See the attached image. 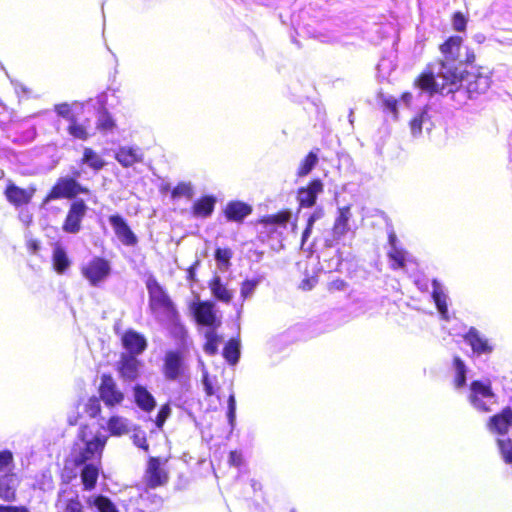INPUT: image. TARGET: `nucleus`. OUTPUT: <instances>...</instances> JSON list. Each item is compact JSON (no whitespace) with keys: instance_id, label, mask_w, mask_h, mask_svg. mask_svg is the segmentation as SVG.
I'll return each mask as SVG.
<instances>
[{"instance_id":"nucleus-1","label":"nucleus","mask_w":512,"mask_h":512,"mask_svg":"<svg viewBox=\"0 0 512 512\" xmlns=\"http://www.w3.org/2000/svg\"><path fill=\"white\" fill-rule=\"evenodd\" d=\"M146 288L151 312L161 320L172 324L182 337L186 336L179 312L164 287L151 275L146 280Z\"/></svg>"},{"instance_id":"nucleus-2","label":"nucleus","mask_w":512,"mask_h":512,"mask_svg":"<svg viewBox=\"0 0 512 512\" xmlns=\"http://www.w3.org/2000/svg\"><path fill=\"white\" fill-rule=\"evenodd\" d=\"M88 425H83L78 431V439L83 443L82 447L72 449V462L75 467L90 462H102V456L107 444L108 437L101 434L94 435L91 439L87 438Z\"/></svg>"},{"instance_id":"nucleus-3","label":"nucleus","mask_w":512,"mask_h":512,"mask_svg":"<svg viewBox=\"0 0 512 512\" xmlns=\"http://www.w3.org/2000/svg\"><path fill=\"white\" fill-rule=\"evenodd\" d=\"M185 348L168 349L162 357L161 374L167 382H183L189 379V365Z\"/></svg>"},{"instance_id":"nucleus-4","label":"nucleus","mask_w":512,"mask_h":512,"mask_svg":"<svg viewBox=\"0 0 512 512\" xmlns=\"http://www.w3.org/2000/svg\"><path fill=\"white\" fill-rule=\"evenodd\" d=\"M81 176L80 170H73L71 176L60 177L56 180L54 185L47 192L42 199L41 207H45L50 201L56 199H74L80 194L87 195L90 193L88 187L83 186L78 182Z\"/></svg>"},{"instance_id":"nucleus-5","label":"nucleus","mask_w":512,"mask_h":512,"mask_svg":"<svg viewBox=\"0 0 512 512\" xmlns=\"http://www.w3.org/2000/svg\"><path fill=\"white\" fill-rule=\"evenodd\" d=\"M168 457L149 456L143 474L146 489H157L169 483L170 473L166 468Z\"/></svg>"},{"instance_id":"nucleus-6","label":"nucleus","mask_w":512,"mask_h":512,"mask_svg":"<svg viewBox=\"0 0 512 512\" xmlns=\"http://www.w3.org/2000/svg\"><path fill=\"white\" fill-rule=\"evenodd\" d=\"M492 83L490 73L487 69L479 66L470 71H465L463 87L470 99L486 93Z\"/></svg>"},{"instance_id":"nucleus-7","label":"nucleus","mask_w":512,"mask_h":512,"mask_svg":"<svg viewBox=\"0 0 512 512\" xmlns=\"http://www.w3.org/2000/svg\"><path fill=\"white\" fill-rule=\"evenodd\" d=\"M80 272L91 286L96 287L111 274V263L104 257L95 256L81 266Z\"/></svg>"},{"instance_id":"nucleus-8","label":"nucleus","mask_w":512,"mask_h":512,"mask_svg":"<svg viewBox=\"0 0 512 512\" xmlns=\"http://www.w3.org/2000/svg\"><path fill=\"white\" fill-rule=\"evenodd\" d=\"M98 394V397L109 409L122 405L125 399L124 392L118 387L117 382L110 373L101 375Z\"/></svg>"},{"instance_id":"nucleus-9","label":"nucleus","mask_w":512,"mask_h":512,"mask_svg":"<svg viewBox=\"0 0 512 512\" xmlns=\"http://www.w3.org/2000/svg\"><path fill=\"white\" fill-rule=\"evenodd\" d=\"M441 71L438 77L441 79L440 95L454 94L463 87L465 71L460 70L457 66L447 65L444 60L440 61Z\"/></svg>"},{"instance_id":"nucleus-10","label":"nucleus","mask_w":512,"mask_h":512,"mask_svg":"<svg viewBox=\"0 0 512 512\" xmlns=\"http://www.w3.org/2000/svg\"><path fill=\"white\" fill-rule=\"evenodd\" d=\"M192 312L196 323L208 329H218L221 324V316L218 315L215 303L209 300L199 301L193 304Z\"/></svg>"},{"instance_id":"nucleus-11","label":"nucleus","mask_w":512,"mask_h":512,"mask_svg":"<svg viewBox=\"0 0 512 512\" xmlns=\"http://www.w3.org/2000/svg\"><path fill=\"white\" fill-rule=\"evenodd\" d=\"M87 209L88 207L83 199H77L71 202L62 223V230L69 234H77L80 232Z\"/></svg>"},{"instance_id":"nucleus-12","label":"nucleus","mask_w":512,"mask_h":512,"mask_svg":"<svg viewBox=\"0 0 512 512\" xmlns=\"http://www.w3.org/2000/svg\"><path fill=\"white\" fill-rule=\"evenodd\" d=\"M484 399H495L491 384L483 383L479 380L472 381L470 384L469 402L476 410L489 413L492 411V408L484 402Z\"/></svg>"},{"instance_id":"nucleus-13","label":"nucleus","mask_w":512,"mask_h":512,"mask_svg":"<svg viewBox=\"0 0 512 512\" xmlns=\"http://www.w3.org/2000/svg\"><path fill=\"white\" fill-rule=\"evenodd\" d=\"M37 189L35 186L31 185L27 188H21L17 186L14 182L8 181L3 194L13 207L20 208L23 206H27L32 202V199L36 193Z\"/></svg>"},{"instance_id":"nucleus-14","label":"nucleus","mask_w":512,"mask_h":512,"mask_svg":"<svg viewBox=\"0 0 512 512\" xmlns=\"http://www.w3.org/2000/svg\"><path fill=\"white\" fill-rule=\"evenodd\" d=\"M324 191V184L321 179L310 180L305 186L297 189L296 199L299 209L311 208L317 202V197Z\"/></svg>"},{"instance_id":"nucleus-15","label":"nucleus","mask_w":512,"mask_h":512,"mask_svg":"<svg viewBox=\"0 0 512 512\" xmlns=\"http://www.w3.org/2000/svg\"><path fill=\"white\" fill-rule=\"evenodd\" d=\"M120 340L122 347L125 349V352L122 354L139 356L148 347L146 337L142 333L131 328L125 330L121 334Z\"/></svg>"},{"instance_id":"nucleus-16","label":"nucleus","mask_w":512,"mask_h":512,"mask_svg":"<svg viewBox=\"0 0 512 512\" xmlns=\"http://www.w3.org/2000/svg\"><path fill=\"white\" fill-rule=\"evenodd\" d=\"M141 361L137 356L121 354L116 363V371L124 382H133L140 377Z\"/></svg>"},{"instance_id":"nucleus-17","label":"nucleus","mask_w":512,"mask_h":512,"mask_svg":"<svg viewBox=\"0 0 512 512\" xmlns=\"http://www.w3.org/2000/svg\"><path fill=\"white\" fill-rule=\"evenodd\" d=\"M108 221L112 226L115 235L123 245L132 247L138 243L136 234L132 231L127 221L121 215H110Z\"/></svg>"},{"instance_id":"nucleus-18","label":"nucleus","mask_w":512,"mask_h":512,"mask_svg":"<svg viewBox=\"0 0 512 512\" xmlns=\"http://www.w3.org/2000/svg\"><path fill=\"white\" fill-rule=\"evenodd\" d=\"M20 480L11 469L0 473V499L4 502H15L17 500V489Z\"/></svg>"},{"instance_id":"nucleus-19","label":"nucleus","mask_w":512,"mask_h":512,"mask_svg":"<svg viewBox=\"0 0 512 512\" xmlns=\"http://www.w3.org/2000/svg\"><path fill=\"white\" fill-rule=\"evenodd\" d=\"M486 427L492 433L507 434L512 427V408L506 406L500 412L489 417Z\"/></svg>"},{"instance_id":"nucleus-20","label":"nucleus","mask_w":512,"mask_h":512,"mask_svg":"<svg viewBox=\"0 0 512 512\" xmlns=\"http://www.w3.org/2000/svg\"><path fill=\"white\" fill-rule=\"evenodd\" d=\"M253 207L240 200L229 201L223 209V214L227 221L242 223L246 217L251 215Z\"/></svg>"},{"instance_id":"nucleus-21","label":"nucleus","mask_w":512,"mask_h":512,"mask_svg":"<svg viewBox=\"0 0 512 512\" xmlns=\"http://www.w3.org/2000/svg\"><path fill=\"white\" fill-rule=\"evenodd\" d=\"M414 87L420 89L423 92L433 96L440 94V85L436 80L435 74L428 65L415 79L413 82Z\"/></svg>"},{"instance_id":"nucleus-22","label":"nucleus","mask_w":512,"mask_h":512,"mask_svg":"<svg viewBox=\"0 0 512 512\" xmlns=\"http://www.w3.org/2000/svg\"><path fill=\"white\" fill-rule=\"evenodd\" d=\"M81 466L80 478L83 490L92 491L96 488L98 478L102 472V462H90Z\"/></svg>"},{"instance_id":"nucleus-23","label":"nucleus","mask_w":512,"mask_h":512,"mask_svg":"<svg viewBox=\"0 0 512 512\" xmlns=\"http://www.w3.org/2000/svg\"><path fill=\"white\" fill-rule=\"evenodd\" d=\"M66 131L73 139L83 142L89 140L93 135L91 133L90 120L85 118L80 121L76 116L71 117L70 121L68 122Z\"/></svg>"},{"instance_id":"nucleus-24","label":"nucleus","mask_w":512,"mask_h":512,"mask_svg":"<svg viewBox=\"0 0 512 512\" xmlns=\"http://www.w3.org/2000/svg\"><path fill=\"white\" fill-rule=\"evenodd\" d=\"M216 197L213 195H204L195 200L190 207V213L195 218H208L215 209Z\"/></svg>"},{"instance_id":"nucleus-25","label":"nucleus","mask_w":512,"mask_h":512,"mask_svg":"<svg viewBox=\"0 0 512 512\" xmlns=\"http://www.w3.org/2000/svg\"><path fill=\"white\" fill-rule=\"evenodd\" d=\"M464 340L470 345L472 351L477 354H490L493 347L488 340L483 338L476 328L471 327L463 336Z\"/></svg>"},{"instance_id":"nucleus-26","label":"nucleus","mask_w":512,"mask_h":512,"mask_svg":"<svg viewBox=\"0 0 512 512\" xmlns=\"http://www.w3.org/2000/svg\"><path fill=\"white\" fill-rule=\"evenodd\" d=\"M116 161L124 168L132 167L133 165L142 162L143 156L140 151L130 146H123L115 152Z\"/></svg>"},{"instance_id":"nucleus-27","label":"nucleus","mask_w":512,"mask_h":512,"mask_svg":"<svg viewBox=\"0 0 512 512\" xmlns=\"http://www.w3.org/2000/svg\"><path fill=\"white\" fill-rule=\"evenodd\" d=\"M81 166H87L93 172L97 173L106 166V161L92 147H84L82 156L79 160Z\"/></svg>"},{"instance_id":"nucleus-28","label":"nucleus","mask_w":512,"mask_h":512,"mask_svg":"<svg viewBox=\"0 0 512 512\" xmlns=\"http://www.w3.org/2000/svg\"><path fill=\"white\" fill-rule=\"evenodd\" d=\"M133 393L135 403L142 411L150 413L155 409L156 400L145 386L135 385Z\"/></svg>"},{"instance_id":"nucleus-29","label":"nucleus","mask_w":512,"mask_h":512,"mask_svg":"<svg viewBox=\"0 0 512 512\" xmlns=\"http://www.w3.org/2000/svg\"><path fill=\"white\" fill-rule=\"evenodd\" d=\"M208 286L211 294L215 297V299L226 304L231 302L233 298V292L227 287L225 283L222 282L220 276H214L209 281Z\"/></svg>"},{"instance_id":"nucleus-30","label":"nucleus","mask_w":512,"mask_h":512,"mask_svg":"<svg viewBox=\"0 0 512 512\" xmlns=\"http://www.w3.org/2000/svg\"><path fill=\"white\" fill-rule=\"evenodd\" d=\"M462 42L463 38L461 36H450L440 44L439 50L446 59L455 61L458 58Z\"/></svg>"},{"instance_id":"nucleus-31","label":"nucleus","mask_w":512,"mask_h":512,"mask_svg":"<svg viewBox=\"0 0 512 512\" xmlns=\"http://www.w3.org/2000/svg\"><path fill=\"white\" fill-rule=\"evenodd\" d=\"M292 213L289 209H282L275 214L264 215L260 217L257 222L264 226L276 225L280 227H286L290 221Z\"/></svg>"},{"instance_id":"nucleus-32","label":"nucleus","mask_w":512,"mask_h":512,"mask_svg":"<svg viewBox=\"0 0 512 512\" xmlns=\"http://www.w3.org/2000/svg\"><path fill=\"white\" fill-rule=\"evenodd\" d=\"M71 261L69 260L65 249L57 244L52 253V265L58 274H63L70 267Z\"/></svg>"},{"instance_id":"nucleus-33","label":"nucleus","mask_w":512,"mask_h":512,"mask_svg":"<svg viewBox=\"0 0 512 512\" xmlns=\"http://www.w3.org/2000/svg\"><path fill=\"white\" fill-rule=\"evenodd\" d=\"M107 429L111 436H122L129 432L128 421L119 415H112L107 421Z\"/></svg>"},{"instance_id":"nucleus-34","label":"nucleus","mask_w":512,"mask_h":512,"mask_svg":"<svg viewBox=\"0 0 512 512\" xmlns=\"http://www.w3.org/2000/svg\"><path fill=\"white\" fill-rule=\"evenodd\" d=\"M206 342L203 349L206 354L214 356L218 353V346L222 342V337L217 334V329H208L205 332Z\"/></svg>"},{"instance_id":"nucleus-35","label":"nucleus","mask_w":512,"mask_h":512,"mask_svg":"<svg viewBox=\"0 0 512 512\" xmlns=\"http://www.w3.org/2000/svg\"><path fill=\"white\" fill-rule=\"evenodd\" d=\"M223 357L231 364L235 365L240 357V344L237 339H229L223 348Z\"/></svg>"},{"instance_id":"nucleus-36","label":"nucleus","mask_w":512,"mask_h":512,"mask_svg":"<svg viewBox=\"0 0 512 512\" xmlns=\"http://www.w3.org/2000/svg\"><path fill=\"white\" fill-rule=\"evenodd\" d=\"M318 163V156L315 152L313 151H310L305 157L304 159L301 161L298 169H297V173L296 175L298 177H305L307 176L312 170L313 168L316 166V164Z\"/></svg>"},{"instance_id":"nucleus-37","label":"nucleus","mask_w":512,"mask_h":512,"mask_svg":"<svg viewBox=\"0 0 512 512\" xmlns=\"http://www.w3.org/2000/svg\"><path fill=\"white\" fill-rule=\"evenodd\" d=\"M215 260L218 267L223 270H227L231 265V259L233 252L230 248H217L214 253Z\"/></svg>"},{"instance_id":"nucleus-38","label":"nucleus","mask_w":512,"mask_h":512,"mask_svg":"<svg viewBox=\"0 0 512 512\" xmlns=\"http://www.w3.org/2000/svg\"><path fill=\"white\" fill-rule=\"evenodd\" d=\"M453 366L456 371L454 385L456 388H461L466 383V366L459 356L453 358Z\"/></svg>"},{"instance_id":"nucleus-39","label":"nucleus","mask_w":512,"mask_h":512,"mask_svg":"<svg viewBox=\"0 0 512 512\" xmlns=\"http://www.w3.org/2000/svg\"><path fill=\"white\" fill-rule=\"evenodd\" d=\"M194 195V190L189 182H179L172 190H171V198L179 199L184 197L188 200L192 199Z\"/></svg>"},{"instance_id":"nucleus-40","label":"nucleus","mask_w":512,"mask_h":512,"mask_svg":"<svg viewBox=\"0 0 512 512\" xmlns=\"http://www.w3.org/2000/svg\"><path fill=\"white\" fill-rule=\"evenodd\" d=\"M115 127L116 123L111 114L106 110L102 111L97 119L96 128L100 132L106 133L112 131Z\"/></svg>"},{"instance_id":"nucleus-41","label":"nucleus","mask_w":512,"mask_h":512,"mask_svg":"<svg viewBox=\"0 0 512 512\" xmlns=\"http://www.w3.org/2000/svg\"><path fill=\"white\" fill-rule=\"evenodd\" d=\"M101 411V399L95 395L89 397L84 404V412L88 415V417L96 418L101 414Z\"/></svg>"},{"instance_id":"nucleus-42","label":"nucleus","mask_w":512,"mask_h":512,"mask_svg":"<svg viewBox=\"0 0 512 512\" xmlns=\"http://www.w3.org/2000/svg\"><path fill=\"white\" fill-rule=\"evenodd\" d=\"M349 211V206H345L339 209V214L334 223V230L336 232L343 234L348 230Z\"/></svg>"},{"instance_id":"nucleus-43","label":"nucleus","mask_w":512,"mask_h":512,"mask_svg":"<svg viewBox=\"0 0 512 512\" xmlns=\"http://www.w3.org/2000/svg\"><path fill=\"white\" fill-rule=\"evenodd\" d=\"M93 505L98 512H119L116 505L104 495H97L93 500Z\"/></svg>"},{"instance_id":"nucleus-44","label":"nucleus","mask_w":512,"mask_h":512,"mask_svg":"<svg viewBox=\"0 0 512 512\" xmlns=\"http://www.w3.org/2000/svg\"><path fill=\"white\" fill-rule=\"evenodd\" d=\"M388 258L390 260V267L393 270H398L405 266V252L401 249L394 247L388 253Z\"/></svg>"},{"instance_id":"nucleus-45","label":"nucleus","mask_w":512,"mask_h":512,"mask_svg":"<svg viewBox=\"0 0 512 512\" xmlns=\"http://www.w3.org/2000/svg\"><path fill=\"white\" fill-rule=\"evenodd\" d=\"M497 446L504 462L512 465V439H497Z\"/></svg>"},{"instance_id":"nucleus-46","label":"nucleus","mask_w":512,"mask_h":512,"mask_svg":"<svg viewBox=\"0 0 512 512\" xmlns=\"http://www.w3.org/2000/svg\"><path fill=\"white\" fill-rule=\"evenodd\" d=\"M432 297L439 313L444 319H448L446 295L440 289H434L432 292Z\"/></svg>"},{"instance_id":"nucleus-47","label":"nucleus","mask_w":512,"mask_h":512,"mask_svg":"<svg viewBox=\"0 0 512 512\" xmlns=\"http://www.w3.org/2000/svg\"><path fill=\"white\" fill-rule=\"evenodd\" d=\"M260 278L245 279L240 285V296L242 300H246L252 295L255 288L259 285Z\"/></svg>"},{"instance_id":"nucleus-48","label":"nucleus","mask_w":512,"mask_h":512,"mask_svg":"<svg viewBox=\"0 0 512 512\" xmlns=\"http://www.w3.org/2000/svg\"><path fill=\"white\" fill-rule=\"evenodd\" d=\"M62 512H84V506L78 495L65 500Z\"/></svg>"},{"instance_id":"nucleus-49","label":"nucleus","mask_w":512,"mask_h":512,"mask_svg":"<svg viewBox=\"0 0 512 512\" xmlns=\"http://www.w3.org/2000/svg\"><path fill=\"white\" fill-rule=\"evenodd\" d=\"M202 383L204 391L207 397H211L216 394V390L219 388L216 379H212L207 372L202 375Z\"/></svg>"},{"instance_id":"nucleus-50","label":"nucleus","mask_w":512,"mask_h":512,"mask_svg":"<svg viewBox=\"0 0 512 512\" xmlns=\"http://www.w3.org/2000/svg\"><path fill=\"white\" fill-rule=\"evenodd\" d=\"M452 26L457 32H464L467 27V18L460 11H456L452 14Z\"/></svg>"},{"instance_id":"nucleus-51","label":"nucleus","mask_w":512,"mask_h":512,"mask_svg":"<svg viewBox=\"0 0 512 512\" xmlns=\"http://www.w3.org/2000/svg\"><path fill=\"white\" fill-rule=\"evenodd\" d=\"M170 414H171L170 405L168 403L163 404L160 407V409L157 413L156 419H155V424H156L157 428L162 429L164 423L166 422V420L168 419Z\"/></svg>"},{"instance_id":"nucleus-52","label":"nucleus","mask_w":512,"mask_h":512,"mask_svg":"<svg viewBox=\"0 0 512 512\" xmlns=\"http://www.w3.org/2000/svg\"><path fill=\"white\" fill-rule=\"evenodd\" d=\"M425 116H426V111H422L421 113L415 115L410 120L409 125H410V129L413 134L421 133Z\"/></svg>"},{"instance_id":"nucleus-53","label":"nucleus","mask_w":512,"mask_h":512,"mask_svg":"<svg viewBox=\"0 0 512 512\" xmlns=\"http://www.w3.org/2000/svg\"><path fill=\"white\" fill-rule=\"evenodd\" d=\"M228 407H227V418L231 425H233L236 417V399L234 392H231L228 397Z\"/></svg>"},{"instance_id":"nucleus-54","label":"nucleus","mask_w":512,"mask_h":512,"mask_svg":"<svg viewBox=\"0 0 512 512\" xmlns=\"http://www.w3.org/2000/svg\"><path fill=\"white\" fill-rule=\"evenodd\" d=\"M13 463V455L9 450L0 451V473L9 469Z\"/></svg>"},{"instance_id":"nucleus-55","label":"nucleus","mask_w":512,"mask_h":512,"mask_svg":"<svg viewBox=\"0 0 512 512\" xmlns=\"http://www.w3.org/2000/svg\"><path fill=\"white\" fill-rule=\"evenodd\" d=\"M56 113L66 119L68 122L70 121L71 117H75L76 115L72 112L70 106L67 103L58 104L55 106Z\"/></svg>"},{"instance_id":"nucleus-56","label":"nucleus","mask_w":512,"mask_h":512,"mask_svg":"<svg viewBox=\"0 0 512 512\" xmlns=\"http://www.w3.org/2000/svg\"><path fill=\"white\" fill-rule=\"evenodd\" d=\"M318 283L317 275L306 276L300 283L299 288L303 291L312 290Z\"/></svg>"},{"instance_id":"nucleus-57","label":"nucleus","mask_w":512,"mask_h":512,"mask_svg":"<svg viewBox=\"0 0 512 512\" xmlns=\"http://www.w3.org/2000/svg\"><path fill=\"white\" fill-rule=\"evenodd\" d=\"M346 287H347L346 281H344L343 279H340V278L334 279L327 284V290L330 293L343 291L344 289H346Z\"/></svg>"},{"instance_id":"nucleus-58","label":"nucleus","mask_w":512,"mask_h":512,"mask_svg":"<svg viewBox=\"0 0 512 512\" xmlns=\"http://www.w3.org/2000/svg\"><path fill=\"white\" fill-rule=\"evenodd\" d=\"M133 443L145 452L149 451V443L144 433H135L133 435Z\"/></svg>"},{"instance_id":"nucleus-59","label":"nucleus","mask_w":512,"mask_h":512,"mask_svg":"<svg viewBox=\"0 0 512 512\" xmlns=\"http://www.w3.org/2000/svg\"><path fill=\"white\" fill-rule=\"evenodd\" d=\"M397 106H398V100L396 98L389 97V98L382 99V107L385 110L390 111L395 116H397V113H398Z\"/></svg>"},{"instance_id":"nucleus-60","label":"nucleus","mask_w":512,"mask_h":512,"mask_svg":"<svg viewBox=\"0 0 512 512\" xmlns=\"http://www.w3.org/2000/svg\"><path fill=\"white\" fill-rule=\"evenodd\" d=\"M0 512H30L26 506L0 505Z\"/></svg>"},{"instance_id":"nucleus-61","label":"nucleus","mask_w":512,"mask_h":512,"mask_svg":"<svg viewBox=\"0 0 512 512\" xmlns=\"http://www.w3.org/2000/svg\"><path fill=\"white\" fill-rule=\"evenodd\" d=\"M229 463L232 466L239 467L242 464V455L238 451H231L229 453Z\"/></svg>"},{"instance_id":"nucleus-62","label":"nucleus","mask_w":512,"mask_h":512,"mask_svg":"<svg viewBox=\"0 0 512 512\" xmlns=\"http://www.w3.org/2000/svg\"><path fill=\"white\" fill-rule=\"evenodd\" d=\"M27 249L30 253L36 254L40 249L39 241L36 239H30L26 243Z\"/></svg>"},{"instance_id":"nucleus-63","label":"nucleus","mask_w":512,"mask_h":512,"mask_svg":"<svg viewBox=\"0 0 512 512\" xmlns=\"http://www.w3.org/2000/svg\"><path fill=\"white\" fill-rule=\"evenodd\" d=\"M476 61V54L472 49H467L465 53V59L464 62L467 65L473 66ZM474 67H472L473 69Z\"/></svg>"},{"instance_id":"nucleus-64","label":"nucleus","mask_w":512,"mask_h":512,"mask_svg":"<svg viewBox=\"0 0 512 512\" xmlns=\"http://www.w3.org/2000/svg\"><path fill=\"white\" fill-rule=\"evenodd\" d=\"M81 419V414L76 413L74 415H71L67 418V423L69 426H75L78 424L79 420Z\"/></svg>"}]
</instances>
